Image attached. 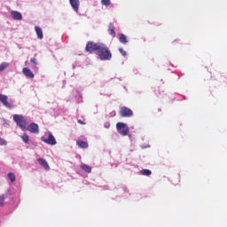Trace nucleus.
I'll use <instances>...</instances> for the list:
<instances>
[{"mask_svg":"<svg viewBox=\"0 0 227 227\" xmlns=\"http://www.w3.org/2000/svg\"><path fill=\"white\" fill-rule=\"evenodd\" d=\"M97 54L101 61H110L111 58H113V54L111 53L109 47L102 43Z\"/></svg>","mask_w":227,"mask_h":227,"instance_id":"1","label":"nucleus"},{"mask_svg":"<svg viewBox=\"0 0 227 227\" xmlns=\"http://www.w3.org/2000/svg\"><path fill=\"white\" fill-rule=\"evenodd\" d=\"M102 43H94L92 41H89L86 44L85 51L90 54H93V52H98V49H100V45Z\"/></svg>","mask_w":227,"mask_h":227,"instance_id":"2","label":"nucleus"},{"mask_svg":"<svg viewBox=\"0 0 227 227\" xmlns=\"http://www.w3.org/2000/svg\"><path fill=\"white\" fill-rule=\"evenodd\" d=\"M13 121L18 125V127H20V129H22V130H26V128L27 127V121L26 120V118H24L20 114H14Z\"/></svg>","mask_w":227,"mask_h":227,"instance_id":"3","label":"nucleus"},{"mask_svg":"<svg viewBox=\"0 0 227 227\" xmlns=\"http://www.w3.org/2000/svg\"><path fill=\"white\" fill-rule=\"evenodd\" d=\"M117 132L121 134V136H129V126L123 122H118L116 124Z\"/></svg>","mask_w":227,"mask_h":227,"instance_id":"4","label":"nucleus"},{"mask_svg":"<svg viewBox=\"0 0 227 227\" xmlns=\"http://www.w3.org/2000/svg\"><path fill=\"white\" fill-rule=\"evenodd\" d=\"M119 114L122 118H130V117L134 116V112L127 106H122L120 109Z\"/></svg>","mask_w":227,"mask_h":227,"instance_id":"5","label":"nucleus"},{"mask_svg":"<svg viewBox=\"0 0 227 227\" xmlns=\"http://www.w3.org/2000/svg\"><path fill=\"white\" fill-rule=\"evenodd\" d=\"M41 140L45 143L46 145H51V146H54V145H57L56 137H54V135L51 133L49 134L48 138H45V137H42Z\"/></svg>","mask_w":227,"mask_h":227,"instance_id":"6","label":"nucleus"},{"mask_svg":"<svg viewBox=\"0 0 227 227\" xmlns=\"http://www.w3.org/2000/svg\"><path fill=\"white\" fill-rule=\"evenodd\" d=\"M26 129L28 130V132H31V134H39L40 129L38 127V124L32 122L29 124V126L26 127Z\"/></svg>","mask_w":227,"mask_h":227,"instance_id":"7","label":"nucleus"},{"mask_svg":"<svg viewBox=\"0 0 227 227\" xmlns=\"http://www.w3.org/2000/svg\"><path fill=\"white\" fill-rule=\"evenodd\" d=\"M0 102L8 109H13V105L8 102V96L0 94Z\"/></svg>","mask_w":227,"mask_h":227,"instance_id":"8","label":"nucleus"},{"mask_svg":"<svg viewBox=\"0 0 227 227\" xmlns=\"http://www.w3.org/2000/svg\"><path fill=\"white\" fill-rule=\"evenodd\" d=\"M37 162L43 168L46 169V171H49V169H51V167L49 166V163L47 162V160H45L43 158H39L37 160Z\"/></svg>","mask_w":227,"mask_h":227,"instance_id":"9","label":"nucleus"},{"mask_svg":"<svg viewBox=\"0 0 227 227\" xmlns=\"http://www.w3.org/2000/svg\"><path fill=\"white\" fill-rule=\"evenodd\" d=\"M22 72L26 77H28L29 79H35V74H33L31 69L25 67L23 68Z\"/></svg>","mask_w":227,"mask_h":227,"instance_id":"10","label":"nucleus"},{"mask_svg":"<svg viewBox=\"0 0 227 227\" xmlns=\"http://www.w3.org/2000/svg\"><path fill=\"white\" fill-rule=\"evenodd\" d=\"M69 3L73 8V10H74V12H79V4H81V3L79 2V0H69Z\"/></svg>","mask_w":227,"mask_h":227,"instance_id":"11","label":"nucleus"},{"mask_svg":"<svg viewBox=\"0 0 227 227\" xmlns=\"http://www.w3.org/2000/svg\"><path fill=\"white\" fill-rule=\"evenodd\" d=\"M11 15L14 20H22V14L17 11L11 12Z\"/></svg>","mask_w":227,"mask_h":227,"instance_id":"12","label":"nucleus"},{"mask_svg":"<svg viewBox=\"0 0 227 227\" xmlns=\"http://www.w3.org/2000/svg\"><path fill=\"white\" fill-rule=\"evenodd\" d=\"M108 33H109V35L112 36L113 38H114V36H116V32L114 31V23L109 24Z\"/></svg>","mask_w":227,"mask_h":227,"instance_id":"13","label":"nucleus"},{"mask_svg":"<svg viewBox=\"0 0 227 227\" xmlns=\"http://www.w3.org/2000/svg\"><path fill=\"white\" fill-rule=\"evenodd\" d=\"M35 33L37 35V38H39V40H43V31H42V28L40 27H35Z\"/></svg>","mask_w":227,"mask_h":227,"instance_id":"14","label":"nucleus"},{"mask_svg":"<svg viewBox=\"0 0 227 227\" xmlns=\"http://www.w3.org/2000/svg\"><path fill=\"white\" fill-rule=\"evenodd\" d=\"M81 168L82 169V171H84L85 173H91V167H90L87 164H82L81 165Z\"/></svg>","mask_w":227,"mask_h":227,"instance_id":"15","label":"nucleus"},{"mask_svg":"<svg viewBox=\"0 0 227 227\" xmlns=\"http://www.w3.org/2000/svg\"><path fill=\"white\" fill-rule=\"evenodd\" d=\"M140 175H143L144 176H150V175H152V170H150V169H142L140 171Z\"/></svg>","mask_w":227,"mask_h":227,"instance_id":"16","label":"nucleus"},{"mask_svg":"<svg viewBox=\"0 0 227 227\" xmlns=\"http://www.w3.org/2000/svg\"><path fill=\"white\" fill-rule=\"evenodd\" d=\"M119 42H121V43H127V36L123 34H120L119 35Z\"/></svg>","mask_w":227,"mask_h":227,"instance_id":"17","label":"nucleus"},{"mask_svg":"<svg viewBox=\"0 0 227 227\" xmlns=\"http://www.w3.org/2000/svg\"><path fill=\"white\" fill-rule=\"evenodd\" d=\"M77 145L80 148H88V142L85 141H78Z\"/></svg>","mask_w":227,"mask_h":227,"instance_id":"18","label":"nucleus"},{"mask_svg":"<svg viewBox=\"0 0 227 227\" xmlns=\"http://www.w3.org/2000/svg\"><path fill=\"white\" fill-rule=\"evenodd\" d=\"M10 64H8L7 62H4L0 65V72H4V70H6V68H8Z\"/></svg>","mask_w":227,"mask_h":227,"instance_id":"19","label":"nucleus"},{"mask_svg":"<svg viewBox=\"0 0 227 227\" xmlns=\"http://www.w3.org/2000/svg\"><path fill=\"white\" fill-rule=\"evenodd\" d=\"M20 137L26 144L29 143V136L27 133H24Z\"/></svg>","mask_w":227,"mask_h":227,"instance_id":"20","label":"nucleus"},{"mask_svg":"<svg viewBox=\"0 0 227 227\" xmlns=\"http://www.w3.org/2000/svg\"><path fill=\"white\" fill-rule=\"evenodd\" d=\"M8 178L11 180V182L13 184V182H15V180H17V177L15 176V174L10 172L8 174Z\"/></svg>","mask_w":227,"mask_h":227,"instance_id":"21","label":"nucleus"},{"mask_svg":"<svg viewBox=\"0 0 227 227\" xmlns=\"http://www.w3.org/2000/svg\"><path fill=\"white\" fill-rule=\"evenodd\" d=\"M101 4L104 6H111V0H101Z\"/></svg>","mask_w":227,"mask_h":227,"instance_id":"22","label":"nucleus"},{"mask_svg":"<svg viewBox=\"0 0 227 227\" xmlns=\"http://www.w3.org/2000/svg\"><path fill=\"white\" fill-rule=\"evenodd\" d=\"M4 195H0V207H4Z\"/></svg>","mask_w":227,"mask_h":227,"instance_id":"23","label":"nucleus"},{"mask_svg":"<svg viewBox=\"0 0 227 227\" xmlns=\"http://www.w3.org/2000/svg\"><path fill=\"white\" fill-rule=\"evenodd\" d=\"M119 52H121V54L122 56H127V51H125V50H123V48H120L119 49Z\"/></svg>","mask_w":227,"mask_h":227,"instance_id":"24","label":"nucleus"},{"mask_svg":"<svg viewBox=\"0 0 227 227\" xmlns=\"http://www.w3.org/2000/svg\"><path fill=\"white\" fill-rule=\"evenodd\" d=\"M0 145H1L2 146H6V145H7L6 140H4V139H3V138H0Z\"/></svg>","mask_w":227,"mask_h":227,"instance_id":"25","label":"nucleus"},{"mask_svg":"<svg viewBox=\"0 0 227 227\" xmlns=\"http://www.w3.org/2000/svg\"><path fill=\"white\" fill-rule=\"evenodd\" d=\"M31 63H33L34 65H38V63L36 62V59L35 58H32L30 59Z\"/></svg>","mask_w":227,"mask_h":227,"instance_id":"26","label":"nucleus"},{"mask_svg":"<svg viewBox=\"0 0 227 227\" xmlns=\"http://www.w3.org/2000/svg\"><path fill=\"white\" fill-rule=\"evenodd\" d=\"M78 123H80V125H86V123L82 120H78Z\"/></svg>","mask_w":227,"mask_h":227,"instance_id":"27","label":"nucleus"},{"mask_svg":"<svg viewBox=\"0 0 227 227\" xmlns=\"http://www.w3.org/2000/svg\"><path fill=\"white\" fill-rule=\"evenodd\" d=\"M176 180H177L178 183H180V176H176Z\"/></svg>","mask_w":227,"mask_h":227,"instance_id":"28","label":"nucleus"}]
</instances>
